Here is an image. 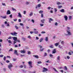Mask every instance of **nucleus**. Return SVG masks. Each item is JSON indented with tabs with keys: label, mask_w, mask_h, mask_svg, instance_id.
<instances>
[{
	"label": "nucleus",
	"mask_w": 73,
	"mask_h": 73,
	"mask_svg": "<svg viewBox=\"0 0 73 73\" xmlns=\"http://www.w3.org/2000/svg\"><path fill=\"white\" fill-rule=\"evenodd\" d=\"M13 39L14 40V44H15L16 42H17V37H12Z\"/></svg>",
	"instance_id": "nucleus-1"
},
{
	"label": "nucleus",
	"mask_w": 73,
	"mask_h": 73,
	"mask_svg": "<svg viewBox=\"0 0 73 73\" xmlns=\"http://www.w3.org/2000/svg\"><path fill=\"white\" fill-rule=\"evenodd\" d=\"M8 68L9 69H11V68L13 67V65L11 63H10L9 65L8 66Z\"/></svg>",
	"instance_id": "nucleus-2"
},
{
	"label": "nucleus",
	"mask_w": 73,
	"mask_h": 73,
	"mask_svg": "<svg viewBox=\"0 0 73 73\" xmlns=\"http://www.w3.org/2000/svg\"><path fill=\"white\" fill-rule=\"evenodd\" d=\"M46 71H48V69H47L46 68L44 67L43 68V70L42 71V72H46Z\"/></svg>",
	"instance_id": "nucleus-3"
},
{
	"label": "nucleus",
	"mask_w": 73,
	"mask_h": 73,
	"mask_svg": "<svg viewBox=\"0 0 73 73\" xmlns=\"http://www.w3.org/2000/svg\"><path fill=\"white\" fill-rule=\"evenodd\" d=\"M14 53L16 54L17 56H19V54H18V53L17 52V50H14Z\"/></svg>",
	"instance_id": "nucleus-4"
},
{
	"label": "nucleus",
	"mask_w": 73,
	"mask_h": 73,
	"mask_svg": "<svg viewBox=\"0 0 73 73\" xmlns=\"http://www.w3.org/2000/svg\"><path fill=\"white\" fill-rule=\"evenodd\" d=\"M56 53V48L54 49L52 51V54H55Z\"/></svg>",
	"instance_id": "nucleus-5"
},
{
	"label": "nucleus",
	"mask_w": 73,
	"mask_h": 73,
	"mask_svg": "<svg viewBox=\"0 0 73 73\" xmlns=\"http://www.w3.org/2000/svg\"><path fill=\"white\" fill-rule=\"evenodd\" d=\"M64 17L66 21H67V20H68V17H67V16H66L65 15H64Z\"/></svg>",
	"instance_id": "nucleus-6"
},
{
	"label": "nucleus",
	"mask_w": 73,
	"mask_h": 73,
	"mask_svg": "<svg viewBox=\"0 0 73 73\" xmlns=\"http://www.w3.org/2000/svg\"><path fill=\"white\" fill-rule=\"evenodd\" d=\"M20 52H21V53H26V51H25V50H21Z\"/></svg>",
	"instance_id": "nucleus-7"
},
{
	"label": "nucleus",
	"mask_w": 73,
	"mask_h": 73,
	"mask_svg": "<svg viewBox=\"0 0 73 73\" xmlns=\"http://www.w3.org/2000/svg\"><path fill=\"white\" fill-rule=\"evenodd\" d=\"M53 21V19H52L51 18L49 19V23H51V21Z\"/></svg>",
	"instance_id": "nucleus-8"
},
{
	"label": "nucleus",
	"mask_w": 73,
	"mask_h": 73,
	"mask_svg": "<svg viewBox=\"0 0 73 73\" xmlns=\"http://www.w3.org/2000/svg\"><path fill=\"white\" fill-rule=\"evenodd\" d=\"M1 17H2V19H5L7 18V16L5 15L4 16H1Z\"/></svg>",
	"instance_id": "nucleus-9"
},
{
	"label": "nucleus",
	"mask_w": 73,
	"mask_h": 73,
	"mask_svg": "<svg viewBox=\"0 0 73 73\" xmlns=\"http://www.w3.org/2000/svg\"><path fill=\"white\" fill-rule=\"evenodd\" d=\"M18 16H19V17H22V15H21V14H20V13H18Z\"/></svg>",
	"instance_id": "nucleus-10"
},
{
	"label": "nucleus",
	"mask_w": 73,
	"mask_h": 73,
	"mask_svg": "<svg viewBox=\"0 0 73 73\" xmlns=\"http://www.w3.org/2000/svg\"><path fill=\"white\" fill-rule=\"evenodd\" d=\"M7 15H9L11 14V12H10V11L9 10H8L7 11Z\"/></svg>",
	"instance_id": "nucleus-11"
},
{
	"label": "nucleus",
	"mask_w": 73,
	"mask_h": 73,
	"mask_svg": "<svg viewBox=\"0 0 73 73\" xmlns=\"http://www.w3.org/2000/svg\"><path fill=\"white\" fill-rule=\"evenodd\" d=\"M57 60H58V61H60V56H59L57 57Z\"/></svg>",
	"instance_id": "nucleus-12"
},
{
	"label": "nucleus",
	"mask_w": 73,
	"mask_h": 73,
	"mask_svg": "<svg viewBox=\"0 0 73 73\" xmlns=\"http://www.w3.org/2000/svg\"><path fill=\"white\" fill-rule=\"evenodd\" d=\"M33 57H35V58H38V56L37 55H33Z\"/></svg>",
	"instance_id": "nucleus-13"
},
{
	"label": "nucleus",
	"mask_w": 73,
	"mask_h": 73,
	"mask_svg": "<svg viewBox=\"0 0 73 73\" xmlns=\"http://www.w3.org/2000/svg\"><path fill=\"white\" fill-rule=\"evenodd\" d=\"M67 32L68 33L69 35H72V33H71L70 32L68 31V30L67 31Z\"/></svg>",
	"instance_id": "nucleus-14"
},
{
	"label": "nucleus",
	"mask_w": 73,
	"mask_h": 73,
	"mask_svg": "<svg viewBox=\"0 0 73 73\" xmlns=\"http://www.w3.org/2000/svg\"><path fill=\"white\" fill-rule=\"evenodd\" d=\"M32 61H29L28 62V64L29 65H32Z\"/></svg>",
	"instance_id": "nucleus-15"
},
{
	"label": "nucleus",
	"mask_w": 73,
	"mask_h": 73,
	"mask_svg": "<svg viewBox=\"0 0 73 73\" xmlns=\"http://www.w3.org/2000/svg\"><path fill=\"white\" fill-rule=\"evenodd\" d=\"M60 12H62V13L65 12V11H64V9H62V10H60Z\"/></svg>",
	"instance_id": "nucleus-16"
},
{
	"label": "nucleus",
	"mask_w": 73,
	"mask_h": 73,
	"mask_svg": "<svg viewBox=\"0 0 73 73\" xmlns=\"http://www.w3.org/2000/svg\"><path fill=\"white\" fill-rule=\"evenodd\" d=\"M59 44H60L59 43H55V46H57L58 45H59Z\"/></svg>",
	"instance_id": "nucleus-17"
},
{
	"label": "nucleus",
	"mask_w": 73,
	"mask_h": 73,
	"mask_svg": "<svg viewBox=\"0 0 73 73\" xmlns=\"http://www.w3.org/2000/svg\"><path fill=\"white\" fill-rule=\"evenodd\" d=\"M44 40V39H43L42 38H41L39 40L40 42H42V40Z\"/></svg>",
	"instance_id": "nucleus-18"
},
{
	"label": "nucleus",
	"mask_w": 73,
	"mask_h": 73,
	"mask_svg": "<svg viewBox=\"0 0 73 73\" xmlns=\"http://www.w3.org/2000/svg\"><path fill=\"white\" fill-rule=\"evenodd\" d=\"M45 40L46 41H48V37H46V38L45 39Z\"/></svg>",
	"instance_id": "nucleus-19"
},
{
	"label": "nucleus",
	"mask_w": 73,
	"mask_h": 73,
	"mask_svg": "<svg viewBox=\"0 0 73 73\" xmlns=\"http://www.w3.org/2000/svg\"><path fill=\"white\" fill-rule=\"evenodd\" d=\"M33 15V13L31 12L30 13V14H29V16H32Z\"/></svg>",
	"instance_id": "nucleus-20"
},
{
	"label": "nucleus",
	"mask_w": 73,
	"mask_h": 73,
	"mask_svg": "<svg viewBox=\"0 0 73 73\" xmlns=\"http://www.w3.org/2000/svg\"><path fill=\"white\" fill-rule=\"evenodd\" d=\"M69 20H70L71 19H72V16H70L68 17Z\"/></svg>",
	"instance_id": "nucleus-21"
},
{
	"label": "nucleus",
	"mask_w": 73,
	"mask_h": 73,
	"mask_svg": "<svg viewBox=\"0 0 73 73\" xmlns=\"http://www.w3.org/2000/svg\"><path fill=\"white\" fill-rule=\"evenodd\" d=\"M50 48H54V47L53 46V45H51L49 46Z\"/></svg>",
	"instance_id": "nucleus-22"
},
{
	"label": "nucleus",
	"mask_w": 73,
	"mask_h": 73,
	"mask_svg": "<svg viewBox=\"0 0 73 73\" xmlns=\"http://www.w3.org/2000/svg\"><path fill=\"white\" fill-rule=\"evenodd\" d=\"M22 39L23 41H25V40H26V38H25L24 37H22Z\"/></svg>",
	"instance_id": "nucleus-23"
},
{
	"label": "nucleus",
	"mask_w": 73,
	"mask_h": 73,
	"mask_svg": "<svg viewBox=\"0 0 73 73\" xmlns=\"http://www.w3.org/2000/svg\"><path fill=\"white\" fill-rule=\"evenodd\" d=\"M45 21V19L41 20V22L42 23H44V21Z\"/></svg>",
	"instance_id": "nucleus-24"
},
{
	"label": "nucleus",
	"mask_w": 73,
	"mask_h": 73,
	"mask_svg": "<svg viewBox=\"0 0 73 73\" xmlns=\"http://www.w3.org/2000/svg\"><path fill=\"white\" fill-rule=\"evenodd\" d=\"M29 3H30L29 2H26V5H29Z\"/></svg>",
	"instance_id": "nucleus-25"
},
{
	"label": "nucleus",
	"mask_w": 73,
	"mask_h": 73,
	"mask_svg": "<svg viewBox=\"0 0 73 73\" xmlns=\"http://www.w3.org/2000/svg\"><path fill=\"white\" fill-rule=\"evenodd\" d=\"M47 56V54H46V53L44 52V57H45V56Z\"/></svg>",
	"instance_id": "nucleus-26"
},
{
	"label": "nucleus",
	"mask_w": 73,
	"mask_h": 73,
	"mask_svg": "<svg viewBox=\"0 0 73 73\" xmlns=\"http://www.w3.org/2000/svg\"><path fill=\"white\" fill-rule=\"evenodd\" d=\"M44 11H40L39 12V13H41V14H42V13H43V12Z\"/></svg>",
	"instance_id": "nucleus-27"
},
{
	"label": "nucleus",
	"mask_w": 73,
	"mask_h": 73,
	"mask_svg": "<svg viewBox=\"0 0 73 73\" xmlns=\"http://www.w3.org/2000/svg\"><path fill=\"white\" fill-rule=\"evenodd\" d=\"M38 31H35L34 32V33H35V34H38Z\"/></svg>",
	"instance_id": "nucleus-28"
},
{
	"label": "nucleus",
	"mask_w": 73,
	"mask_h": 73,
	"mask_svg": "<svg viewBox=\"0 0 73 73\" xmlns=\"http://www.w3.org/2000/svg\"><path fill=\"white\" fill-rule=\"evenodd\" d=\"M12 9L13 10V11H16L17 10L16 9L13 8H12Z\"/></svg>",
	"instance_id": "nucleus-29"
},
{
	"label": "nucleus",
	"mask_w": 73,
	"mask_h": 73,
	"mask_svg": "<svg viewBox=\"0 0 73 73\" xmlns=\"http://www.w3.org/2000/svg\"><path fill=\"white\" fill-rule=\"evenodd\" d=\"M64 68L66 70H68V69L67 68V67L66 66H64Z\"/></svg>",
	"instance_id": "nucleus-30"
},
{
	"label": "nucleus",
	"mask_w": 73,
	"mask_h": 73,
	"mask_svg": "<svg viewBox=\"0 0 73 73\" xmlns=\"http://www.w3.org/2000/svg\"><path fill=\"white\" fill-rule=\"evenodd\" d=\"M57 5H59V4H61V3L59 2H58L57 3Z\"/></svg>",
	"instance_id": "nucleus-31"
},
{
	"label": "nucleus",
	"mask_w": 73,
	"mask_h": 73,
	"mask_svg": "<svg viewBox=\"0 0 73 73\" xmlns=\"http://www.w3.org/2000/svg\"><path fill=\"white\" fill-rule=\"evenodd\" d=\"M27 37L28 38H29L30 39H31V37L30 35H29V36H28Z\"/></svg>",
	"instance_id": "nucleus-32"
},
{
	"label": "nucleus",
	"mask_w": 73,
	"mask_h": 73,
	"mask_svg": "<svg viewBox=\"0 0 73 73\" xmlns=\"http://www.w3.org/2000/svg\"><path fill=\"white\" fill-rule=\"evenodd\" d=\"M30 66V67H29V68H32L33 67V66H32V65H29Z\"/></svg>",
	"instance_id": "nucleus-33"
},
{
	"label": "nucleus",
	"mask_w": 73,
	"mask_h": 73,
	"mask_svg": "<svg viewBox=\"0 0 73 73\" xmlns=\"http://www.w3.org/2000/svg\"><path fill=\"white\" fill-rule=\"evenodd\" d=\"M54 11H55V12H57V9H56V8H54Z\"/></svg>",
	"instance_id": "nucleus-34"
},
{
	"label": "nucleus",
	"mask_w": 73,
	"mask_h": 73,
	"mask_svg": "<svg viewBox=\"0 0 73 73\" xmlns=\"http://www.w3.org/2000/svg\"><path fill=\"white\" fill-rule=\"evenodd\" d=\"M58 8L60 9V8H62V6H58Z\"/></svg>",
	"instance_id": "nucleus-35"
},
{
	"label": "nucleus",
	"mask_w": 73,
	"mask_h": 73,
	"mask_svg": "<svg viewBox=\"0 0 73 73\" xmlns=\"http://www.w3.org/2000/svg\"><path fill=\"white\" fill-rule=\"evenodd\" d=\"M15 28L16 29H19V27L17 26H15Z\"/></svg>",
	"instance_id": "nucleus-36"
},
{
	"label": "nucleus",
	"mask_w": 73,
	"mask_h": 73,
	"mask_svg": "<svg viewBox=\"0 0 73 73\" xmlns=\"http://www.w3.org/2000/svg\"><path fill=\"white\" fill-rule=\"evenodd\" d=\"M4 56V55L3 54H1L0 55V57H3Z\"/></svg>",
	"instance_id": "nucleus-37"
},
{
	"label": "nucleus",
	"mask_w": 73,
	"mask_h": 73,
	"mask_svg": "<svg viewBox=\"0 0 73 73\" xmlns=\"http://www.w3.org/2000/svg\"><path fill=\"white\" fill-rule=\"evenodd\" d=\"M27 53L28 54H31V52H30V51H28Z\"/></svg>",
	"instance_id": "nucleus-38"
},
{
	"label": "nucleus",
	"mask_w": 73,
	"mask_h": 73,
	"mask_svg": "<svg viewBox=\"0 0 73 73\" xmlns=\"http://www.w3.org/2000/svg\"><path fill=\"white\" fill-rule=\"evenodd\" d=\"M44 48H43L42 49H40V52H42V51H43V50H44Z\"/></svg>",
	"instance_id": "nucleus-39"
},
{
	"label": "nucleus",
	"mask_w": 73,
	"mask_h": 73,
	"mask_svg": "<svg viewBox=\"0 0 73 73\" xmlns=\"http://www.w3.org/2000/svg\"><path fill=\"white\" fill-rule=\"evenodd\" d=\"M41 63H42V62H41V61H39V62H37V63L38 64H41Z\"/></svg>",
	"instance_id": "nucleus-40"
},
{
	"label": "nucleus",
	"mask_w": 73,
	"mask_h": 73,
	"mask_svg": "<svg viewBox=\"0 0 73 73\" xmlns=\"http://www.w3.org/2000/svg\"><path fill=\"white\" fill-rule=\"evenodd\" d=\"M8 38L9 40L10 39H12V36H10Z\"/></svg>",
	"instance_id": "nucleus-41"
},
{
	"label": "nucleus",
	"mask_w": 73,
	"mask_h": 73,
	"mask_svg": "<svg viewBox=\"0 0 73 73\" xmlns=\"http://www.w3.org/2000/svg\"><path fill=\"white\" fill-rule=\"evenodd\" d=\"M53 69L55 71V72H57V71L56 70V69H55L54 68H53Z\"/></svg>",
	"instance_id": "nucleus-42"
},
{
	"label": "nucleus",
	"mask_w": 73,
	"mask_h": 73,
	"mask_svg": "<svg viewBox=\"0 0 73 73\" xmlns=\"http://www.w3.org/2000/svg\"><path fill=\"white\" fill-rule=\"evenodd\" d=\"M68 53L69 55H72V53H71V52H69Z\"/></svg>",
	"instance_id": "nucleus-43"
},
{
	"label": "nucleus",
	"mask_w": 73,
	"mask_h": 73,
	"mask_svg": "<svg viewBox=\"0 0 73 73\" xmlns=\"http://www.w3.org/2000/svg\"><path fill=\"white\" fill-rule=\"evenodd\" d=\"M17 42H20V40H17Z\"/></svg>",
	"instance_id": "nucleus-44"
},
{
	"label": "nucleus",
	"mask_w": 73,
	"mask_h": 73,
	"mask_svg": "<svg viewBox=\"0 0 73 73\" xmlns=\"http://www.w3.org/2000/svg\"><path fill=\"white\" fill-rule=\"evenodd\" d=\"M3 60H4L5 61V60H6V57H5V56H4V58Z\"/></svg>",
	"instance_id": "nucleus-45"
},
{
	"label": "nucleus",
	"mask_w": 73,
	"mask_h": 73,
	"mask_svg": "<svg viewBox=\"0 0 73 73\" xmlns=\"http://www.w3.org/2000/svg\"><path fill=\"white\" fill-rule=\"evenodd\" d=\"M45 32H44V31H42L41 32V33H42V34H44L45 33Z\"/></svg>",
	"instance_id": "nucleus-46"
},
{
	"label": "nucleus",
	"mask_w": 73,
	"mask_h": 73,
	"mask_svg": "<svg viewBox=\"0 0 73 73\" xmlns=\"http://www.w3.org/2000/svg\"><path fill=\"white\" fill-rule=\"evenodd\" d=\"M2 4L3 5H4L5 6H6V5H5V3H2Z\"/></svg>",
	"instance_id": "nucleus-47"
},
{
	"label": "nucleus",
	"mask_w": 73,
	"mask_h": 73,
	"mask_svg": "<svg viewBox=\"0 0 73 73\" xmlns=\"http://www.w3.org/2000/svg\"><path fill=\"white\" fill-rule=\"evenodd\" d=\"M31 21L32 22V23H35V21L33 19H32L31 20Z\"/></svg>",
	"instance_id": "nucleus-48"
},
{
	"label": "nucleus",
	"mask_w": 73,
	"mask_h": 73,
	"mask_svg": "<svg viewBox=\"0 0 73 73\" xmlns=\"http://www.w3.org/2000/svg\"><path fill=\"white\" fill-rule=\"evenodd\" d=\"M8 42L9 43H11V40H8Z\"/></svg>",
	"instance_id": "nucleus-49"
},
{
	"label": "nucleus",
	"mask_w": 73,
	"mask_h": 73,
	"mask_svg": "<svg viewBox=\"0 0 73 73\" xmlns=\"http://www.w3.org/2000/svg\"><path fill=\"white\" fill-rule=\"evenodd\" d=\"M18 21L19 22H21V20L20 19H19L18 20Z\"/></svg>",
	"instance_id": "nucleus-50"
},
{
	"label": "nucleus",
	"mask_w": 73,
	"mask_h": 73,
	"mask_svg": "<svg viewBox=\"0 0 73 73\" xmlns=\"http://www.w3.org/2000/svg\"><path fill=\"white\" fill-rule=\"evenodd\" d=\"M67 59H69L70 58V57L69 56H67Z\"/></svg>",
	"instance_id": "nucleus-51"
},
{
	"label": "nucleus",
	"mask_w": 73,
	"mask_h": 73,
	"mask_svg": "<svg viewBox=\"0 0 73 73\" xmlns=\"http://www.w3.org/2000/svg\"><path fill=\"white\" fill-rule=\"evenodd\" d=\"M38 7H41V5L40 4H39L38 5Z\"/></svg>",
	"instance_id": "nucleus-52"
},
{
	"label": "nucleus",
	"mask_w": 73,
	"mask_h": 73,
	"mask_svg": "<svg viewBox=\"0 0 73 73\" xmlns=\"http://www.w3.org/2000/svg\"><path fill=\"white\" fill-rule=\"evenodd\" d=\"M55 25H56V26L57 25H58V23H57L56 22V23H55Z\"/></svg>",
	"instance_id": "nucleus-53"
},
{
	"label": "nucleus",
	"mask_w": 73,
	"mask_h": 73,
	"mask_svg": "<svg viewBox=\"0 0 73 73\" xmlns=\"http://www.w3.org/2000/svg\"><path fill=\"white\" fill-rule=\"evenodd\" d=\"M25 56V55H22V54H21V57H24V56Z\"/></svg>",
	"instance_id": "nucleus-54"
},
{
	"label": "nucleus",
	"mask_w": 73,
	"mask_h": 73,
	"mask_svg": "<svg viewBox=\"0 0 73 73\" xmlns=\"http://www.w3.org/2000/svg\"><path fill=\"white\" fill-rule=\"evenodd\" d=\"M6 62H7V63H9V61L8 60H7L6 61Z\"/></svg>",
	"instance_id": "nucleus-55"
},
{
	"label": "nucleus",
	"mask_w": 73,
	"mask_h": 73,
	"mask_svg": "<svg viewBox=\"0 0 73 73\" xmlns=\"http://www.w3.org/2000/svg\"><path fill=\"white\" fill-rule=\"evenodd\" d=\"M41 17H44V15H43V14H41Z\"/></svg>",
	"instance_id": "nucleus-56"
},
{
	"label": "nucleus",
	"mask_w": 73,
	"mask_h": 73,
	"mask_svg": "<svg viewBox=\"0 0 73 73\" xmlns=\"http://www.w3.org/2000/svg\"><path fill=\"white\" fill-rule=\"evenodd\" d=\"M7 58H11V56H7Z\"/></svg>",
	"instance_id": "nucleus-57"
},
{
	"label": "nucleus",
	"mask_w": 73,
	"mask_h": 73,
	"mask_svg": "<svg viewBox=\"0 0 73 73\" xmlns=\"http://www.w3.org/2000/svg\"><path fill=\"white\" fill-rule=\"evenodd\" d=\"M20 25L22 26H23V25H24L22 23H20Z\"/></svg>",
	"instance_id": "nucleus-58"
},
{
	"label": "nucleus",
	"mask_w": 73,
	"mask_h": 73,
	"mask_svg": "<svg viewBox=\"0 0 73 73\" xmlns=\"http://www.w3.org/2000/svg\"><path fill=\"white\" fill-rule=\"evenodd\" d=\"M13 50V49L12 48H11L9 50V52H10V51H12Z\"/></svg>",
	"instance_id": "nucleus-59"
},
{
	"label": "nucleus",
	"mask_w": 73,
	"mask_h": 73,
	"mask_svg": "<svg viewBox=\"0 0 73 73\" xmlns=\"http://www.w3.org/2000/svg\"><path fill=\"white\" fill-rule=\"evenodd\" d=\"M30 33H31V34H33V32L32 31H31L30 32Z\"/></svg>",
	"instance_id": "nucleus-60"
},
{
	"label": "nucleus",
	"mask_w": 73,
	"mask_h": 73,
	"mask_svg": "<svg viewBox=\"0 0 73 73\" xmlns=\"http://www.w3.org/2000/svg\"><path fill=\"white\" fill-rule=\"evenodd\" d=\"M36 39L37 40H38V39H39V38L37 36H36Z\"/></svg>",
	"instance_id": "nucleus-61"
},
{
	"label": "nucleus",
	"mask_w": 73,
	"mask_h": 73,
	"mask_svg": "<svg viewBox=\"0 0 73 73\" xmlns=\"http://www.w3.org/2000/svg\"><path fill=\"white\" fill-rule=\"evenodd\" d=\"M24 14L25 15L26 14V11H24Z\"/></svg>",
	"instance_id": "nucleus-62"
},
{
	"label": "nucleus",
	"mask_w": 73,
	"mask_h": 73,
	"mask_svg": "<svg viewBox=\"0 0 73 73\" xmlns=\"http://www.w3.org/2000/svg\"><path fill=\"white\" fill-rule=\"evenodd\" d=\"M20 68H23V66L22 65H21L20 66Z\"/></svg>",
	"instance_id": "nucleus-63"
},
{
	"label": "nucleus",
	"mask_w": 73,
	"mask_h": 73,
	"mask_svg": "<svg viewBox=\"0 0 73 73\" xmlns=\"http://www.w3.org/2000/svg\"><path fill=\"white\" fill-rule=\"evenodd\" d=\"M48 9L49 10H50V8H51V7H48Z\"/></svg>",
	"instance_id": "nucleus-64"
}]
</instances>
